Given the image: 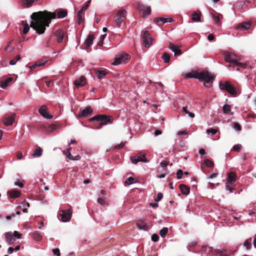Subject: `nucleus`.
<instances>
[{
    "label": "nucleus",
    "mask_w": 256,
    "mask_h": 256,
    "mask_svg": "<svg viewBox=\"0 0 256 256\" xmlns=\"http://www.w3.org/2000/svg\"><path fill=\"white\" fill-rule=\"evenodd\" d=\"M14 184L16 186H18L20 188H22L23 186H24V184H22V182H19L18 180V181H16L15 182H14Z\"/></svg>",
    "instance_id": "obj_60"
},
{
    "label": "nucleus",
    "mask_w": 256,
    "mask_h": 256,
    "mask_svg": "<svg viewBox=\"0 0 256 256\" xmlns=\"http://www.w3.org/2000/svg\"><path fill=\"white\" fill-rule=\"evenodd\" d=\"M162 194L161 193V192H159L158 193V195H157V197L155 199V200L156 202H158L160 200H162Z\"/></svg>",
    "instance_id": "obj_54"
},
{
    "label": "nucleus",
    "mask_w": 256,
    "mask_h": 256,
    "mask_svg": "<svg viewBox=\"0 0 256 256\" xmlns=\"http://www.w3.org/2000/svg\"><path fill=\"white\" fill-rule=\"evenodd\" d=\"M168 232V228H164L160 232V234L162 237H164L166 236Z\"/></svg>",
    "instance_id": "obj_39"
},
{
    "label": "nucleus",
    "mask_w": 256,
    "mask_h": 256,
    "mask_svg": "<svg viewBox=\"0 0 256 256\" xmlns=\"http://www.w3.org/2000/svg\"><path fill=\"white\" fill-rule=\"evenodd\" d=\"M217 132V130L214 128H208L206 130V132L208 134L211 133L212 135H214Z\"/></svg>",
    "instance_id": "obj_46"
},
{
    "label": "nucleus",
    "mask_w": 256,
    "mask_h": 256,
    "mask_svg": "<svg viewBox=\"0 0 256 256\" xmlns=\"http://www.w3.org/2000/svg\"><path fill=\"white\" fill-rule=\"evenodd\" d=\"M131 160L134 164H137L138 162H147L148 160L146 158V154L140 153L132 157Z\"/></svg>",
    "instance_id": "obj_12"
},
{
    "label": "nucleus",
    "mask_w": 256,
    "mask_h": 256,
    "mask_svg": "<svg viewBox=\"0 0 256 256\" xmlns=\"http://www.w3.org/2000/svg\"><path fill=\"white\" fill-rule=\"evenodd\" d=\"M126 11L124 10H120L118 11L114 18V22L117 26L120 27L122 22L126 18Z\"/></svg>",
    "instance_id": "obj_7"
},
{
    "label": "nucleus",
    "mask_w": 256,
    "mask_h": 256,
    "mask_svg": "<svg viewBox=\"0 0 256 256\" xmlns=\"http://www.w3.org/2000/svg\"><path fill=\"white\" fill-rule=\"evenodd\" d=\"M58 128V126L54 124H52L48 127V130L50 132H52L56 130Z\"/></svg>",
    "instance_id": "obj_47"
},
{
    "label": "nucleus",
    "mask_w": 256,
    "mask_h": 256,
    "mask_svg": "<svg viewBox=\"0 0 256 256\" xmlns=\"http://www.w3.org/2000/svg\"><path fill=\"white\" fill-rule=\"evenodd\" d=\"M60 216L61 217L60 220L62 222H68L72 216V213L70 210H62L60 211Z\"/></svg>",
    "instance_id": "obj_11"
},
{
    "label": "nucleus",
    "mask_w": 256,
    "mask_h": 256,
    "mask_svg": "<svg viewBox=\"0 0 256 256\" xmlns=\"http://www.w3.org/2000/svg\"><path fill=\"white\" fill-rule=\"evenodd\" d=\"M30 207V204L26 201H23L18 208L21 209L24 212H26L28 208Z\"/></svg>",
    "instance_id": "obj_23"
},
{
    "label": "nucleus",
    "mask_w": 256,
    "mask_h": 256,
    "mask_svg": "<svg viewBox=\"0 0 256 256\" xmlns=\"http://www.w3.org/2000/svg\"><path fill=\"white\" fill-rule=\"evenodd\" d=\"M180 188L182 194L185 195H188L189 194L190 189L185 184H180Z\"/></svg>",
    "instance_id": "obj_24"
},
{
    "label": "nucleus",
    "mask_w": 256,
    "mask_h": 256,
    "mask_svg": "<svg viewBox=\"0 0 256 256\" xmlns=\"http://www.w3.org/2000/svg\"><path fill=\"white\" fill-rule=\"evenodd\" d=\"M214 250H213L212 248H211V247L207 246H205V251L206 252H208V253H210V252L214 253Z\"/></svg>",
    "instance_id": "obj_50"
},
{
    "label": "nucleus",
    "mask_w": 256,
    "mask_h": 256,
    "mask_svg": "<svg viewBox=\"0 0 256 256\" xmlns=\"http://www.w3.org/2000/svg\"><path fill=\"white\" fill-rule=\"evenodd\" d=\"M124 146V143L121 142L120 144H117L115 146V148L120 149L122 148Z\"/></svg>",
    "instance_id": "obj_59"
},
{
    "label": "nucleus",
    "mask_w": 256,
    "mask_h": 256,
    "mask_svg": "<svg viewBox=\"0 0 256 256\" xmlns=\"http://www.w3.org/2000/svg\"><path fill=\"white\" fill-rule=\"evenodd\" d=\"M162 58L164 62L168 63L169 62L170 57L168 54L164 52L162 55Z\"/></svg>",
    "instance_id": "obj_34"
},
{
    "label": "nucleus",
    "mask_w": 256,
    "mask_h": 256,
    "mask_svg": "<svg viewBox=\"0 0 256 256\" xmlns=\"http://www.w3.org/2000/svg\"><path fill=\"white\" fill-rule=\"evenodd\" d=\"M230 110H231V107L230 105L225 104L223 106L222 110L224 114H228L229 112H230Z\"/></svg>",
    "instance_id": "obj_36"
},
{
    "label": "nucleus",
    "mask_w": 256,
    "mask_h": 256,
    "mask_svg": "<svg viewBox=\"0 0 256 256\" xmlns=\"http://www.w3.org/2000/svg\"><path fill=\"white\" fill-rule=\"evenodd\" d=\"M38 112L45 118L51 119L53 118L52 115L50 113L45 105H43L39 108Z\"/></svg>",
    "instance_id": "obj_10"
},
{
    "label": "nucleus",
    "mask_w": 256,
    "mask_h": 256,
    "mask_svg": "<svg viewBox=\"0 0 256 256\" xmlns=\"http://www.w3.org/2000/svg\"><path fill=\"white\" fill-rule=\"evenodd\" d=\"M142 34L144 46L146 48H149L152 44L153 38L150 36V34L147 31H142Z\"/></svg>",
    "instance_id": "obj_9"
},
{
    "label": "nucleus",
    "mask_w": 256,
    "mask_h": 256,
    "mask_svg": "<svg viewBox=\"0 0 256 256\" xmlns=\"http://www.w3.org/2000/svg\"><path fill=\"white\" fill-rule=\"evenodd\" d=\"M220 16H222L220 14L214 15L213 17L214 20V23L216 24H219V22L220 20Z\"/></svg>",
    "instance_id": "obj_45"
},
{
    "label": "nucleus",
    "mask_w": 256,
    "mask_h": 256,
    "mask_svg": "<svg viewBox=\"0 0 256 256\" xmlns=\"http://www.w3.org/2000/svg\"><path fill=\"white\" fill-rule=\"evenodd\" d=\"M159 22H162V24H165L167 22H172V19L171 18H157L154 20V22L158 24V25H159Z\"/></svg>",
    "instance_id": "obj_22"
},
{
    "label": "nucleus",
    "mask_w": 256,
    "mask_h": 256,
    "mask_svg": "<svg viewBox=\"0 0 256 256\" xmlns=\"http://www.w3.org/2000/svg\"><path fill=\"white\" fill-rule=\"evenodd\" d=\"M137 226L140 230H147L148 225L142 220H140L137 223Z\"/></svg>",
    "instance_id": "obj_21"
},
{
    "label": "nucleus",
    "mask_w": 256,
    "mask_h": 256,
    "mask_svg": "<svg viewBox=\"0 0 256 256\" xmlns=\"http://www.w3.org/2000/svg\"><path fill=\"white\" fill-rule=\"evenodd\" d=\"M42 150L41 148H36L32 154L34 157H40L42 154Z\"/></svg>",
    "instance_id": "obj_33"
},
{
    "label": "nucleus",
    "mask_w": 256,
    "mask_h": 256,
    "mask_svg": "<svg viewBox=\"0 0 256 256\" xmlns=\"http://www.w3.org/2000/svg\"><path fill=\"white\" fill-rule=\"evenodd\" d=\"M46 62V61L44 62H42V61H40V60L37 61L34 64H32V66H30V68L31 70H33L35 69L36 68L38 67H39V66H43L45 65Z\"/></svg>",
    "instance_id": "obj_26"
},
{
    "label": "nucleus",
    "mask_w": 256,
    "mask_h": 256,
    "mask_svg": "<svg viewBox=\"0 0 256 256\" xmlns=\"http://www.w3.org/2000/svg\"><path fill=\"white\" fill-rule=\"evenodd\" d=\"M14 251V248H13L9 247L8 250V254H11Z\"/></svg>",
    "instance_id": "obj_64"
},
{
    "label": "nucleus",
    "mask_w": 256,
    "mask_h": 256,
    "mask_svg": "<svg viewBox=\"0 0 256 256\" xmlns=\"http://www.w3.org/2000/svg\"><path fill=\"white\" fill-rule=\"evenodd\" d=\"M218 175V173H214L210 175L207 178L209 179L213 178L217 176Z\"/></svg>",
    "instance_id": "obj_63"
},
{
    "label": "nucleus",
    "mask_w": 256,
    "mask_h": 256,
    "mask_svg": "<svg viewBox=\"0 0 256 256\" xmlns=\"http://www.w3.org/2000/svg\"><path fill=\"white\" fill-rule=\"evenodd\" d=\"M169 48L174 52L175 56L180 55L181 54V50L176 46H175L172 43L169 44Z\"/></svg>",
    "instance_id": "obj_17"
},
{
    "label": "nucleus",
    "mask_w": 256,
    "mask_h": 256,
    "mask_svg": "<svg viewBox=\"0 0 256 256\" xmlns=\"http://www.w3.org/2000/svg\"><path fill=\"white\" fill-rule=\"evenodd\" d=\"M30 30V26L28 24H26L24 25L23 33L26 34Z\"/></svg>",
    "instance_id": "obj_48"
},
{
    "label": "nucleus",
    "mask_w": 256,
    "mask_h": 256,
    "mask_svg": "<svg viewBox=\"0 0 256 256\" xmlns=\"http://www.w3.org/2000/svg\"><path fill=\"white\" fill-rule=\"evenodd\" d=\"M198 72L193 71L190 72L186 73L184 74V76L186 78H196Z\"/></svg>",
    "instance_id": "obj_30"
},
{
    "label": "nucleus",
    "mask_w": 256,
    "mask_h": 256,
    "mask_svg": "<svg viewBox=\"0 0 256 256\" xmlns=\"http://www.w3.org/2000/svg\"><path fill=\"white\" fill-rule=\"evenodd\" d=\"M224 60L229 62L235 64L238 66H244V64L238 62L240 60L239 56L232 52L224 51L222 53Z\"/></svg>",
    "instance_id": "obj_3"
},
{
    "label": "nucleus",
    "mask_w": 256,
    "mask_h": 256,
    "mask_svg": "<svg viewBox=\"0 0 256 256\" xmlns=\"http://www.w3.org/2000/svg\"><path fill=\"white\" fill-rule=\"evenodd\" d=\"M144 17H146L148 16L151 12V10L150 7L146 6L144 7Z\"/></svg>",
    "instance_id": "obj_38"
},
{
    "label": "nucleus",
    "mask_w": 256,
    "mask_h": 256,
    "mask_svg": "<svg viewBox=\"0 0 256 256\" xmlns=\"http://www.w3.org/2000/svg\"><path fill=\"white\" fill-rule=\"evenodd\" d=\"M32 238L36 241H40L42 239V236L38 232H34L32 234Z\"/></svg>",
    "instance_id": "obj_28"
},
{
    "label": "nucleus",
    "mask_w": 256,
    "mask_h": 256,
    "mask_svg": "<svg viewBox=\"0 0 256 256\" xmlns=\"http://www.w3.org/2000/svg\"><path fill=\"white\" fill-rule=\"evenodd\" d=\"M241 148H242V145L240 144L234 145L233 146L234 150L235 151H236V152L240 150H241Z\"/></svg>",
    "instance_id": "obj_51"
},
{
    "label": "nucleus",
    "mask_w": 256,
    "mask_h": 256,
    "mask_svg": "<svg viewBox=\"0 0 256 256\" xmlns=\"http://www.w3.org/2000/svg\"><path fill=\"white\" fill-rule=\"evenodd\" d=\"M6 242L9 244H12L14 243L16 239H20L22 238V234L18 231H14L13 233L9 232L4 234Z\"/></svg>",
    "instance_id": "obj_5"
},
{
    "label": "nucleus",
    "mask_w": 256,
    "mask_h": 256,
    "mask_svg": "<svg viewBox=\"0 0 256 256\" xmlns=\"http://www.w3.org/2000/svg\"><path fill=\"white\" fill-rule=\"evenodd\" d=\"M252 238L248 239L244 243V246L247 250H249L251 248Z\"/></svg>",
    "instance_id": "obj_37"
},
{
    "label": "nucleus",
    "mask_w": 256,
    "mask_h": 256,
    "mask_svg": "<svg viewBox=\"0 0 256 256\" xmlns=\"http://www.w3.org/2000/svg\"><path fill=\"white\" fill-rule=\"evenodd\" d=\"M54 36L56 38L57 42L60 43L62 42L63 40L64 36V32L62 30H58L55 32Z\"/></svg>",
    "instance_id": "obj_19"
},
{
    "label": "nucleus",
    "mask_w": 256,
    "mask_h": 256,
    "mask_svg": "<svg viewBox=\"0 0 256 256\" xmlns=\"http://www.w3.org/2000/svg\"><path fill=\"white\" fill-rule=\"evenodd\" d=\"M251 26V24L249 22H243L239 24L236 27L239 30H248Z\"/></svg>",
    "instance_id": "obj_16"
},
{
    "label": "nucleus",
    "mask_w": 256,
    "mask_h": 256,
    "mask_svg": "<svg viewBox=\"0 0 256 256\" xmlns=\"http://www.w3.org/2000/svg\"><path fill=\"white\" fill-rule=\"evenodd\" d=\"M214 253L218 256H228L225 250H216Z\"/></svg>",
    "instance_id": "obj_32"
},
{
    "label": "nucleus",
    "mask_w": 256,
    "mask_h": 256,
    "mask_svg": "<svg viewBox=\"0 0 256 256\" xmlns=\"http://www.w3.org/2000/svg\"><path fill=\"white\" fill-rule=\"evenodd\" d=\"M67 15L66 10H56L54 12H38L31 15L30 26L39 34L44 32L46 27L49 26L51 20L56 18H61Z\"/></svg>",
    "instance_id": "obj_1"
},
{
    "label": "nucleus",
    "mask_w": 256,
    "mask_h": 256,
    "mask_svg": "<svg viewBox=\"0 0 256 256\" xmlns=\"http://www.w3.org/2000/svg\"><path fill=\"white\" fill-rule=\"evenodd\" d=\"M94 39V37L92 35L90 34L88 36V38L84 41L85 45L88 48L92 45L93 43V40Z\"/></svg>",
    "instance_id": "obj_25"
},
{
    "label": "nucleus",
    "mask_w": 256,
    "mask_h": 256,
    "mask_svg": "<svg viewBox=\"0 0 256 256\" xmlns=\"http://www.w3.org/2000/svg\"><path fill=\"white\" fill-rule=\"evenodd\" d=\"M236 175L234 172H230L228 174L227 182L228 184H232L235 182Z\"/></svg>",
    "instance_id": "obj_20"
},
{
    "label": "nucleus",
    "mask_w": 256,
    "mask_h": 256,
    "mask_svg": "<svg viewBox=\"0 0 256 256\" xmlns=\"http://www.w3.org/2000/svg\"><path fill=\"white\" fill-rule=\"evenodd\" d=\"M196 76V78L200 81L204 82V86L208 88L212 86L214 80V76L213 74L205 70L198 72Z\"/></svg>",
    "instance_id": "obj_2"
},
{
    "label": "nucleus",
    "mask_w": 256,
    "mask_h": 256,
    "mask_svg": "<svg viewBox=\"0 0 256 256\" xmlns=\"http://www.w3.org/2000/svg\"><path fill=\"white\" fill-rule=\"evenodd\" d=\"M16 114H12L6 116L4 120V124L6 126H10L13 124L14 120Z\"/></svg>",
    "instance_id": "obj_14"
},
{
    "label": "nucleus",
    "mask_w": 256,
    "mask_h": 256,
    "mask_svg": "<svg viewBox=\"0 0 256 256\" xmlns=\"http://www.w3.org/2000/svg\"><path fill=\"white\" fill-rule=\"evenodd\" d=\"M93 110L90 106H87L80 112V114L78 117H86L92 114Z\"/></svg>",
    "instance_id": "obj_13"
},
{
    "label": "nucleus",
    "mask_w": 256,
    "mask_h": 256,
    "mask_svg": "<svg viewBox=\"0 0 256 256\" xmlns=\"http://www.w3.org/2000/svg\"><path fill=\"white\" fill-rule=\"evenodd\" d=\"M53 254L57 256H60V251L58 248H54L52 250Z\"/></svg>",
    "instance_id": "obj_53"
},
{
    "label": "nucleus",
    "mask_w": 256,
    "mask_h": 256,
    "mask_svg": "<svg viewBox=\"0 0 256 256\" xmlns=\"http://www.w3.org/2000/svg\"><path fill=\"white\" fill-rule=\"evenodd\" d=\"M24 158V156L22 152H18L17 154V159L20 160Z\"/></svg>",
    "instance_id": "obj_62"
},
{
    "label": "nucleus",
    "mask_w": 256,
    "mask_h": 256,
    "mask_svg": "<svg viewBox=\"0 0 256 256\" xmlns=\"http://www.w3.org/2000/svg\"><path fill=\"white\" fill-rule=\"evenodd\" d=\"M188 134L186 130H180L178 132V134L179 136H184Z\"/></svg>",
    "instance_id": "obj_58"
},
{
    "label": "nucleus",
    "mask_w": 256,
    "mask_h": 256,
    "mask_svg": "<svg viewBox=\"0 0 256 256\" xmlns=\"http://www.w3.org/2000/svg\"><path fill=\"white\" fill-rule=\"evenodd\" d=\"M135 182L134 178L132 176L128 178L125 182L128 185H130Z\"/></svg>",
    "instance_id": "obj_41"
},
{
    "label": "nucleus",
    "mask_w": 256,
    "mask_h": 256,
    "mask_svg": "<svg viewBox=\"0 0 256 256\" xmlns=\"http://www.w3.org/2000/svg\"><path fill=\"white\" fill-rule=\"evenodd\" d=\"M14 47L12 45V42H9L4 49V51L7 53L12 52H14Z\"/></svg>",
    "instance_id": "obj_31"
},
{
    "label": "nucleus",
    "mask_w": 256,
    "mask_h": 256,
    "mask_svg": "<svg viewBox=\"0 0 256 256\" xmlns=\"http://www.w3.org/2000/svg\"><path fill=\"white\" fill-rule=\"evenodd\" d=\"M10 197L13 198H16L20 196V192L16 190H10L8 192Z\"/></svg>",
    "instance_id": "obj_29"
},
{
    "label": "nucleus",
    "mask_w": 256,
    "mask_h": 256,
    "mask_svg": "<svg viewBox=\"0 0 256 256\" xmlns=\"http://www.w3.org/2000/svg\"><path fill=\"white\" fill-rule=\"evenodd\" d=\"M12 80V78H8L6 79L4 81L0 83V86L2 88H6L8 86V84Z\"/></svg>",
    "instance_id": "obj_27"
},
{
    "label": "nucleus",
    "mask_w": 256,
    "mask_h": 256,
    "mask_svg": "<svg viewBox=\"0 0 256 256\" xmlns=\"http://www.w3.org/2000/svg\"><path fill=\"white\" fill-rule=\"evenodd\" d=\"M98 202L102 205H104L106 204V200L102 198H98Z\"/></svg>",
    "instance_id": "obj_56"
},
{
    "label": "nucleus",
    "mask_w": 256,
    "mask_h": 256,
    "mask_svg": "<svg viewBox=\"0 0 256 256\" xmlns=\"http://www.w3.org/2000/svg\"><path fill=\"white\" fill-rule=\"evenodd\" d=\"M234 128L237 131H240L241 130V126L238 122H234Z\"/></svg>",
    "instance_id": "obj_49"
},
{
    "label": "nucleus",
    "mask_w": 256,
    "mask_h": 256,
    "mask_svg": "<svg viewBox=\"0 0 256 256\" xmlns=\"http://www.w3.org/2000/svg\"><path fill=\"white\" fill-rule=\"evenodd\" d=\"M219 88L220 90H225L233 96H236L237 94L236 90L229 81L220 82Z\"/></svg>",
    "instance_id": "obj_4"
},
{
    "label": "nucleus",
    "mask_w": 256,
    "mask_h": 256,
    "mask_svg": "<svg viewBox=\"0 0 256 256\" xmlns=\"http://www.w3.org/2000/svg\"><path fill=\"white\" fill-rule=\"evenodd\" d=\"M70 150H71V148H70L66 152L64 151V152L65 154L68 158L70 160H72L74 159V157H72L71 155Z\"/></svg>",
    "instance_id": "obj_42"
},
{
    "label": "nucleus",
    "mask_w": 256,
    "mask_h": 256,
    "mask_svg": "<svg viewBox=\"0 0 256 256\" xmlns=\"http://www.w3.org/2000/svg\"><path fill=\"white\" fill-rule=\"evenodd\" d=\"M192 19L194 22H201V12L200 10L194 12L192 14Z\"/></svg>",
    "instance_id": "obj_15"
},
{
    "label": "nucleus",
    "mask_w": 256,
    "mask_h": 256,
    "mask_svg": "<svg viewBox=\"0 0 256 256\" xmlns=\"http://www.w3.org/2000/svg\"><path fill=\"white\" fill-rule=\"evenodd\" d=\"M159 237L157 234H153L152 236V240L154 242H157L158 240Z\"/></svg>",
    "instance_id": "obj_55"
},
{
    "label": "nucleus",
    "mask_w": 256,
    "mask_h": 256,
    "mask_svg": "<svg viewBox=\"0 0 256 256\" xmlns=\"http://www.w3.org/2000/svg\"><path fill=\"white\" fill-rule=\"evenodd\" d=\"M88 4H86L82 8L79 10V12L84 13V12L88 8Z\"/></svg>",
    "instance_id": "obj_57"
},
{
    "label": "nucleus",
    "mask_w": 256,
    "mask_h": 256,
    "mask_svg": "<svg viewBox=\"0 0 256 256\" xmlns=\"http://www.w3.org/2000/svg\"><path fill=\"white\" fill-rule=\"evenodd\" d=\"M97 73L99 79L103 78L106 75V72L104 70H98Z\"/></svg>",
    "instance_id": "obj_40"
},
{
    "label": "nucleus",
    "mask_w": 256,
    "mask_h": 256,
    "mask_svg": "<svg viewBox=\"0 0 256 256\" xmlns=\"http://www.w3.org/2000/svg\"><path fill=\"white\" fill-rule=\"evenodd\" d=\"M83 14L82 12H78V24H80L84 21V16H83Z\"/></svg>",
    "instance_id": "obj_44"
},
{
    "label": "nucleus",
    "mask_w": 256,
    "mask_h": 256,
    "mask_svg": "<svg viewBox=\"0 0 256 256\" xmlns=\"http://www.w3.org/2000/svg\"><path fill=\"white\" fill-rule=\"evenodd\" d=\"M86 83V79L84 76H82L74 81V84L77 87L84 86Z\"/></svg>",
    "instance_id": "obj_18"
},
{
    "label": "nucleus",
    "mask_w": 256,
    "mask_h": 256,
    "mask_svg": "<svg viewBox=\"0 0 256 256\" xmlns=\"http://www.w3.org/2000/svg\"><path fill=\"white\" fill-rule=\"evenodd\" d=\"M183 112H185L186 114H188L190 117L191 118H194L195 116V115L194 113L189 112L188 110V108L186 106H184L182 108Z\"/></svg>",
    "instance_id": "obj_35"
},
{
    "label": "nucleus",
    "mask_w": 256,
    "mask_h": 256,
    "mask_svg": "<svg viewBox=\"0 0 256 256\" xmlns=\"http://www.w3.org/2000/svg\"><path fill=\"white\" fill-rule=\"evenodd\" d=\"M160 164L162 168H164L168 164V162L166 160H164L160 162Z\"/></svg>",
    "instance_id": "obj_61"
},
{
    "label": "nucleus",
    "mask_w": 256,
    "mask_h": 256,
    "mask_svg": "<svg viewBox=\"0 0 256 256\" xmlns=\"http://www.w3.org/2000/svg\"><path fill=\"white\" fill-rule=\"evenodd\" d=\"M182 174H183V172H182V170H179L177 172L176 175H177L178 179L182 178Z\"/></svg>",
    "instance_id": "obj_52"
},
{
    "label": "nucleus",
    "mask_w": 256,
    "mask_h": 256,
    "mask_svg": "<svg viewBox=\"0 0 256 256\" xmlns=\"http://www.w3.org/2000/svg\"><path fill=\"white\" fill-rule=\"evenodd\" d=\"M130 58V56L128 54H122L116 56L114 62L112 63V65H118L121 64L126 63Z\"/></svg>",
    "instance_id": "obj_8"
},
{
    "label": "nucleus",
    "mask_w": 256,
    "mask_h": 256,
    "mask_svg": "<svg viewBox=\"0 0 256 256\" xmlns=\"http://www.w3.org/2000/svg\"><path fill=\"white\" fill-rule=\"evenodd\" d=\"M204 164L206 166H207L208 167H210V168L213 167V166L214 165V162L208 159L205 160V161L204 162Z\"/></svg>",
    "instance_id": "obj_43"
},
{
    "label": "nucleus",
    "mask_w": 256,
    "mask_h": 256,
    "mask_svg": "<svg viewBox=\"0 0 256 256\" xmlns=\"http://www.w3.org/2000/svg\"><path fill=\"white\" fill-rule=\"evenodd\" d=\"M112 119V117L110 116H107L106 115H98L90 118V120H96L98 122H99L100 126L98 128H100L102 125H106L108 124L111 123Z\"/></svg>",
    "instance_id": "obj_6"
}]
</instances>
